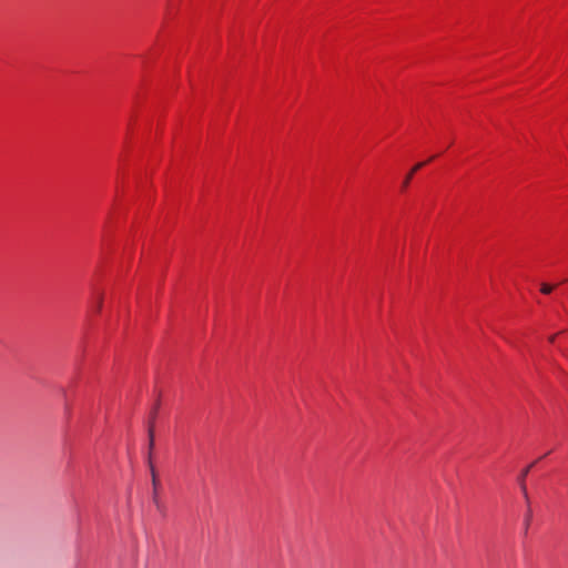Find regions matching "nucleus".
Instances as JSON below:
<instances>
[{
  "mask_svg": "<svg viewBox=\"0 0 568 568\" xmlns=\"http://www.w3.org/2000/svg\"><path fill=\"white\" fill-rule=\"evenodd\" d=\"M425 165V162L417 163L410 172L406 175V178L403 181V189H406L408 184L410 183V180L413 179V175L423 166Z\"/></svg>",
  "mask_w": 568,
  "mask_h": 568,
  "instance_id": "7ed1b4c3",
  "label": "nucleus"
},
{
  "mask_svg": "<svg viewBox=\"0 0 568 568\" xmlns=\"http://www.w3.org/2000/svg\"><path fill=\"white\" fill-rule=\"evenodd\" d=\"M554 287H555L554 285H550V284H546V283H544V284L541 285L540 291H541V293H544V294H550V293L552 292Z\"/></svg>",
  "mask_w": 568,
  "mask_h": 568,
  "instance_id": "39448f33",
  "label": "nucleus"
},
{
  "mask_svg": "<svg viewBox=\"0 0 568 568\" xmlns=\"http://www.w3.org/2000/svg\"><path fill=\"white\" fill-rule=\"evenodd\" d=\"M158 409H159V402L153 407V409H152V412L150 414V418H149L148 435H149L150 450L154 446V422H155V418H156Z\"/></svg>",
  "mask_w": 568,
  "mask_h": 568,
  "instance_id": "f257e3e1",
  "label": "nucleus"
},
{
  "mask_svg": "<svg viewBox=\"0 0 568 568\" xmlns=\"http://www.w3.org/2000/svg\"><path fill=\"white\" fill-rule=\"evenodd\" d=\"M102 308V296H98V300H97V311L100 312Z\"/></svg>",
  "mask_w": 568,
  "mask_h": 568,
  "instance_id": "423d86ee",
  "label": "nucleus"
},
{
  "mask_svg": "<svg viewBox=\"0 0 568 568\" xmlns=\"http://www.w3.org/2000/svg\"><path fill=\"white\" fill-rule=\"evenodd\" d=\"M151 476H152V484H153V503L155 504L156 508L159 510L162 509V505L158 497V488H159V478H158V471L153 464H151Z\"/></svg>",
  "mask_w": 568,
  "mask_h": 568,
  "instance_id": "f03ea898",
  "label": "nucleus"
},
{
  "mask_svg": "<svg viewBox=\"0 0 568 568\" xmlns=\"http://www.w3.org/2000/svg\"><path fill=\"white\" fill-rule=\"evenodd\" d=\"M555 338H556V335L550 336L549 342L552 343L555 341Z\"/></svg>",
  "mask_w": 568,
  "mask_h": 568,
  "instance_id": "6e6552de",
  "label": "nucleus"
},
{
  "mask_svg": "<svg viewBox=\"0 0 568 568\" xmlns=\"http://www.w3.org/2000/svg\"><path fill=\"white\" fill-rule=\"evenodd\" d=\"M529 469H530L529 467H526V468L521 471V474L519 475V478H518V481H519V484H520V486H521V489H523V491H524V494H525V496H526V497H527V491H526V486H525L524 480H525V477L528 475Z\"/></svg>",
  "mask_w": 568,
  "mask_h": 568,
  "instance_id": "20e7f679",
  "label": "nucleus"
},
{
  "mask_svg": "<svg viewBox=\"0 0 568 568\" xmlns=\"http://www.w3.org/2000/svg\"><path fill=\"white\" fill-rule=\"evenodd\" d=\"M529 520H530V513H528L527 517H526V527H528L529 525Z\"/></svg>",
  "mask_w": 568,
  "mask_h": 568,
  "instance_id": "0eeeda50",
  "label": "nucleus"
}]
</instances>
